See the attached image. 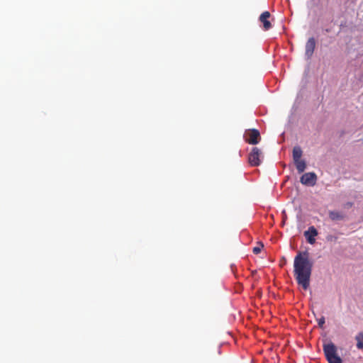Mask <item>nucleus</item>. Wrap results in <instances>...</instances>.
I'll list each match as a JSON object with an SVG mask.
<instances>
[{"label":"nucleus","instance_id":"10","mask_svg":"<svg viewBox=\"0 0 363 363\" xmlns=\"http://www.w3.org/2000/svg\"><path fill=\"white\" fill-rule=\"evenodd\" d=\"M294 164L298 173L303 172L306 168V163L303 160L294 161Z\"/></svg>","mask_w":363,"mask_h":363},{"label":"nucleus","instance_id":"14","mask_svg":"<svg viewBox=\"0 0 363 363\" xmlns=\"http://www.w3.org/2000/svg\"><path fill=\"white\" fill-rule=\"evenodd\" d=\"M318 323L320 328H323L325 324V318L322 317L318 320Z\"/></svg>","mask_w":363,"mask_h":363},{"label":"nucleus","instance_id":"8","mask_svg":"<svg viewBox=\"0 0 363 363\" xmlns=\"http://www.w3.org/2000/svg\"><path fill=\"white\" fill-rule=\"evenodd\" d=\"M270 13L269 11H264L259 16V20L263 25V28L267 30L272 28V24L269 21L270 17Z\"/></svg>","mask_w":363,"mask_h":363},{"label":"nucleus","instance_id":"7","mask_svg":"<svg viewBox=\"0 0 363 363\" xmlns=\"http://www.w3.org/2000/svg\"><path fill=\"white\" fill-rule=\"evenodd\" d=\"M305 55L309 59L312 57L315 48V40L314 38H310L306 43Z\"/></svg>","mask_w":363,"mask_h":363},{"label":"nucleus","instance_id":"3","mask_svg":"<svg viewBox=\"0 0 363 363\" xmlns=\"http://www.w3.org/2000/svg\"><path fill=\"white\" fill-rule=\"evenodd\" d=\"M262 152L258 147H252L248 155V162L252 167H257L261 164Z\"/></svg>","mask_w":363,"mask_h":363},{"label":"nucleus","instance_id":"5","mask_svg":"<svg viewBox=\"0 0 363 363\" xmlns=\"http://www.w3.org/2000/svg\"><path fill=\"white\" fill-rule=\"evenodd\" d=\"M317 176L314 172H307L303 174L300 182L302 184L313 186L316 184Z\"/></svg>","mask_w":363,"mask_h":363},{"label":"nucleus","instance_id":"9","mask_svg":"<svg viewBox=\"0 0 363 363\" xmlns=\"http://www.w3.org/2000/svg\"><path fill=\"white\" fill-rule=\"evenodd\" d=\"M328 214H329V218L332 220H342L345 218V216L339 211H329Z\"/></svg>","mask_w":363,"mask_h":363},{"label":"nucleus","instance_id":"12","mask_svg":"<svg viewBox=\"0 0 363 363\" xmlns=\"http://www.w3.org/2000/svg\"><path fill=\"white\" fill-rule=\"evenodd\" d=\"M355 340L357 341V347L359 350H363V332L359 333L355 336Z\"/></svg>","mask_w":363,"mask_h":363},{"label":"nucleus","instance_id":"13","mask_svg":"<svg viewBox=\"0 0 363 363\" xmlns=\"http://www.w3.org/2000/svg\"><path fill=\"white\" fill-rule=\"evenodd\" d=\"M264 247V245L262 242H259L257 246L254 247L252 249V252L257 255L259 254L262 249Z\"/></svg>","mask_w":363,"mask_h":363},{"label":"nucleus","instance_id":"16","mask_svg":"<svg viewBox=\"0 0 363 363\" xmlns=\"http://www.w3.org/2000/svg\"><path fill=\"white\" fill-rule=\"evenodd\" d=\"M353 203L352 202H347L345 203V208H351L352 206Z\"/></svg>","mask_w":363,"mask_h":363},{"label":"nucleus","instance_id":"11","mask_svg":"<svg viewBox=\"0 0 363 363\" xmlns=\"http://www.w3.org/2000/svg\"><path fill=\"white\" fill-rule=\"evenodd\" d=\"M303 151L299 146H296L293 149V159L294 162L301 160Z\"/></svg>","mask_w":363,"mask_h":363},{"label":"nucleus","instance_id":"1","mask_svg":"<svg viewBox=\"0 0 363 363\" xmlns=\"http://www.w3.org/2000/svg\"><path fill=\"white\" fill-rule=\"evenodd\" d=\"M313 262L309 259L307 251L299 252L294 257V273L298 285L307 290L310 285Z\"/></svg>","mask_w":363,"mask_h":363},{"label":"nucleus","instance_id":"6","mask_svg":"<svg viewBox=\"0 0 363 363\" xmlns=\"http://www.w3.org/2000/svg\"><path fill=\"white\" fill-rule=\"evenodd\" d=\"M318 234V230L314 226H310L307 230L304 232V236L308 243L313 245L315 242V237Z\"/></svg>","mask_w":363,"mask_h":363},{"label":"nucleus","instance_id":"15","mask_svg":"<svg viewBox=\"0 0 363 363\" xmlns=\"http://www.w3.org/2000/svg\"><path fill=\"white\" fill-rule=\"evenodd\" d=\"M326 239L328 241H333V240H336L337 238L333 237V235H328V236H327Z\"/></svg>","mask_w":363,"mask_h":363},{"label":"nucleus","instance_id":"4","mask_svg":"<svg viewBox=\"0 0 363 363\" xmlns=\"http://www.w3.org/2000/svg\"><path fill=\"white\" fill-rule=\"evenodd\" d=\"M260 139V133L257 129L249 130L245 133V141L249 144L256 145L259 143Z\"/></svg>","mask_w":363,"mask_h":363},{"label":"nucleus","instance_id":"2","mask_svg":"<svg viewBox=\"0 0 363 363\" xmlns=\"http://www.w3.org/2000/svg\"><path fill=\"white\" fill-rule=\"evenodd\" d=\"M323 349L328 363H342L341 358L337 354V347L333 342L324 344Z\"/></svg>","mask_w":363,"mask_h":363}]
</instances>
